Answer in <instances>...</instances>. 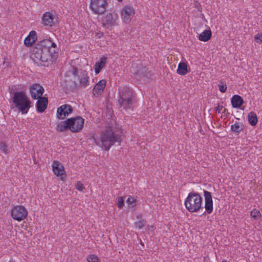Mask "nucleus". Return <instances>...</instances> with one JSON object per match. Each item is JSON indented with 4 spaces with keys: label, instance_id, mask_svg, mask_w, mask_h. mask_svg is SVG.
<instances>
[{
    "label": "nucleus",
    "instance_id": "nucleus-1",
    "mask_svg": "<svg viewBox=\"0 0 262 262\" xmlns=\"http://www.w3.org/2000/svg\"><path fill=\"white\" fill-rule=\"evenodd\" d=\"M55 51L50 52L43 40L36 43L33 48L30 54L31 58L35 63L41 62V65L49 67L55 61Z\"/></svg>",
    "mask_w": 262,
    "mask_h": 262
},
{
    "label": "nucleus",
    "instance_id": "nucleus-20",
    "mask_svg": "<svg viewBox=\"0 0 262 262\" xmlns=\"http://www.w3.org/2000/svg\"><path fill=\"white\" fill-rule=\"evenodd\" d=\"M37 39L36 33L35 31H31L28 36L24 40V44L29 47L32 45Z\"/></svg>",
    "mask_w": 262,
    "mask_h": 262
},
{
    "label": "nucleus",
    "instance_id": "nucleus-16",
    "mask_svg": "<svg viewBox=\"0 0 262 262\" xmlns=\"http://www.w3.org/2000/svg\"><path fill=\"white\" fill-rule=\"evenodd\" d=\"M205 197V208L206 212L210 214L213 211V202L211 194L210 192L204 190Z\"/></svg>",
    "mask_w": 262,
    "mask_h": 262
},
{
    "label": "nucleus",
    "instance_id": "nucleus-22",
    "mask_svg": "<svg viewBox=\"0 0 262 262\" xmlns=\"http://www.w3.org/2000/svg\"><path fill=\"white\" fill-rule=\"evenodd\" d=\"M118 102L120 107H122L123 109L128 110L132 108L133 104L134 103L133 98L126 99L124 100H118Z\"/></svg>",
    "mask_w": 262,
    "mask_h": 262
},
{
    "label": "nucleus",
    "instance_id": "nucleus-41",
    "mask_svg": "<svg viewBox=\"0 0 262 262\" xmlns=\"http://www.w3.org/2000/svg\"><path fill=\"white\" fill-rule=\"evenodd\" d=\"M100 35H102V33H97V35H98V36H100Z\"/></svg>",
    "mask_w": 262,
    "mask_h": 262
},
{
    "label": "nucleus",
    "instance_id": "nucleus-10",
    "mask_svg": "<svg viewBox=\"0 0 262 262\" xmlns=\"http://www.w3.org/2000/svg\"><path fill=\"white\" fill-rule=\"evenodd\" d=\"M68 119H72L70 123V130L73 133H77L81 130L83 126L84 119L79 116L75 118H71Z\"/></svg>",
    "mask_w": 262,
    "mask_h": 262
},
{
    "label": "nucleus",
    "instance_id": "nucleus-33",
    "mask_svg": "<svg viewBox=\"0 0 262 262\" xmlns=\"http://www.w3.org/2000/svg\"><path fill=\"white\" fill-rule=\"evenodd\" d=\"M0 149L2 151H3L5 154H7L9 152V150L7 148V146L5 142H1Z\"/></svg>",
    "mask_w": 262,
    "mask_h": 262
},
{
    "label": "nucleus",
    "instance_id": "nucleus-7",
    "mask_svg": "<svg viewBox=\"0 0 262 262\" xmlns=\"http://www.w3.org/2000/svg\"><path fill=\"white\" fill-rule=\"evenodd\" d=\"M118 15L114 10H111L108 13L102 18V24L104 27L109 28L117 25Z\"/></svg>",
    "mask_w": 262,
    "mask_h": 262
},
{
    "label": "nucleus",
    "instance_id": "nucleus-45",
    "mask_svg": "<svg viewBox=\"0 0 262 262\" xmlns=\"http://www.w3.org/2000/svg\"><path fill=\"white\" fill-rule=\"evenodd\" d=\"M137 218H138V219H139V218H140V217H139V216H137Z\"/></svg>",
    "mask_w": 262,
    "mask_h": 262
},
{
    "label": "nucleus",
    "instance_id": "nucleus-34",
    "mask_svg": "<svg viewBox=\"0 0 262 262\" xmlns=\"http://www.w3.org/2000/svg\"><path fill=\"white\" fill-rule=\"evenodd\" d=\"M227 87L226 84H224L223 81H220V84H219V88L221 92H226L227 90Z\"/></svg>",
    "mask_w": 262,
    "mask_h": 262
},
{
    "label": "nucleus",
    "instance_id": "nucleus-26",
    "mask_svg": "<svg viewBox=\"0 0 262 262\" xmlns=\"http://www.w3.org/2000/svg\"><path fill=\"white\" fill-rule=\"evenodd\" d=\"M106 62V58L102 57L100 58V60L96 62L95 65V72L96 74H98L102 68L105 66Z\"/></svg>",
    "mask_w": 262,
    "mask_h": 262
},
{
    "label": "nucleus",
    "instance_id": "nucleus-28",
    "mask_svg": "<svg viewBox=\"0 0 262 262\" xmlns=\"http://www.w3.org/2000/svg\"><path fill=\"white\" fill-rule=\"evenodd\" d=\"M248 121L250 124L252 126L255 125L257 123V117L256 114L253 112H251L248 114Z\"/></svg>",
    "mask_w": 262,
    "mask_h": 262
},
{
    "label": "nucleus",
    "instance_id": "nucleus-36",
    "mask_svg": "<svg viewBox=\"0 0 262 262\" xmlns=\"http://www.w3.org/2000/svg\"><path fill=\"white\" fill-rule=\"evenodd\" d=\"M124 204V202L123 198L122 196H119L118 198V201H117V207L121 209Z\"/></svg>",
    "mask_w": 262,
    "mask_h": 262
},
{
    "label": "nucleus",
    "instance_id": "nucleus-40",
    "mask_svg": "<svg viewBox=\"0 0 262 262\" xmlns=\"http://www.w3.org/2000/svg\"><path fill=\"white\" fill-rule=\"evenodd\" d=\"M100 35H102V33H97V35H98V36H100Z\"/></svg>",
    "mask_w": 262,
    "mask_h": 262
},
{
    "label": "nucleus",
    "instance_id": "nucleus-42",
    "mask_svg": "<svg viewBox=\"0 0 262 262\" xmlns=\"http://www.w3.org/2000/svg\"><path fill=\"white\" fill-rule=\"evenodd\" d=\"M119 2H122V0H117Z\"/></svg>",
    "mask_w": 262,
    "mask_h": 262
},
{
    "label": "nucleus",
    "instance_id": "nucleus-44",
    "mask_svg": "<svg viewBox=\"0 0 262 262\" xmlns=\"http://www.w3.org/2000/svg\"><path fill=\"white\" fill-rule=\"evenodd\" d=\"M198 11H201V10L199 8H198Z\"/></svg>",
    "mask_w": 262,
    "mask_h": 262
},
{
    "label": "nucleus",
    "instance_id": "nucleus-43",
    "mask_svg": "<svg viewBox=\"0 0 262 262\" xmlns=\"http://www.w3.org/2000/svg\"><path fill=\"white\" fill-rule=\"evenodd\" d=\"M222 262H227L226 260H223Z\"/></svg>",
    "mask_w": 262,
    "mask_h": 262
},
{
    "label": "nucleus",
    "instance_id": "nucleus-27",
    "mask_svg": "<svg viewBox=\"0 0 262 262\" xmlns=\"http://www.w3.org/2000/svg\"><path fill=\"white\" fill-rule=\"evenodd\" d=\"M211 35L210 30H206L200 34L199 39L201 41H207L211 38Z\"/></svg>",
    "mask_w": 262,
    "mask_h": 262
},
{
    "label": "nucleus",
    "instance_id": "nucleus-32",
    "mask_svg": "<svg viewBox=\"0 0 262 262\" xmlns=\"http://www.w3.org/2000/svg\"><path fill=\"white\" fill-rule=\"evenodd\" d=\"M146 220L144 219L141 220L139 221L136 222L135 223V226L136 228L138 229H141L146 224Z\"/></svg>",
    "mask_w": 262,
    "mask_h": 262
},
{
    "label": "nucleus",
    "instance_id": "nucleus-30",
    "mask_svg": "<svg viewBox=\"0 0 262 262\" xmlns=\"http://www.w3.org/2000/svg\"><path fill=\"white\" fill-rule=\"evenodd\" d=\"M242 129L243 128L242 126L239 125V123L238 122H236L235 124H232L231 126V129L232 132L235 133H239Z\"/></svg>",
    "mask_w": 262,
    "mask_h": 262
},
{
    "label": "nucleus",
    "instance_id": "nucleus-2",
    "mask_svg": "<svg viewBox=\"0 0 262 262\" xmlns=\"http://www.w3.org/2000/svg\"><path fill=\"white\" fill-rule=\"evenodd\" d=\"M94 140L97 145L105 150H108L115 143L121 141V135L118 134L113 125L103 130L99 139L94 138Z\"/></svg>",
    "mask_w": 262,
    "mask_h": 262
},
{
    "label": "nucleus",
    "instance_id": "nucleus-17",
    "mask_svg": "<svg viewBox=\"0 0 262 262\" xmlns=\"http://www.w3.org/2000/svg\"><path fill=\"white\" fill-rule=\"evenodd\" d=\"M106 85V80L102 79L96 83L93 90V95L96 97H98L101 95Z\"/></svg>",
    "mask_w": 262,
    "mask_h": 262
},
{
    "label": "nucleus",
    "instance_id": "nucleus-6",
    "mask_svg": "<svg viewBox=\"0 0 262 262\" xmlns=\"http://www.w3.org/2000/svg\"><path fill=\"white\" fill-rule=\"evenodd\" d=\"M108 0H91L90 7L96 14H103L108 7Z\"/></svg>",
    "mask_w": 262,
    "mask_h": 262
},
{
    "label": "nucleus",
    "instance_id": "nucleus-15",
    "mask_svg": "<svg viewBox=\"0 0 262 262\" xmlns=\"http://www.w3.org/2000/svg\"><path fill=\"white\" fill-rule=\"evenodd\" d=\"M52 167L54 173L59 177L61 180H63L66 177L63 166L58 161H55L53 162Z\"/></svg>",
    "mask_w": 262,
    "mask_h": 262
},
{
    "label": "nucleus",
    "instance_id": "nucleus-38",
    "mask_svg": "<svg viewBox=\"0 0 262 262\" xmlns=\"http://www.w3.org/2000/svg\"><path fill=\"white\" fill-rule=\"evenodd\" d=\"M254 39L257 43H262V34L258 33L254 36Z\"/></svg>",
    "mask_w": 262,
    "mask_h": 262
},
{
    "label": "nucleus",
    "instance_id": "nucleus-25",
    "mask_svg": "<svg viewBox=\"0 0 262 262\" xmlns=\"http://www.w3.org/2000/svg\"><path fill=\"white\" fill-rule=\"evenodd\" d=\"M178 74L180 75H185L189 72L188 69V66L186 62H181L178 65L177 70Z\"/></svg>",
    "mask_w": 262,
    "mask_h": 262
},
{
    "label": "nucleus",
    "instance_id": "nucleus-23",
    "mask_svg": "<svg viewBox=\"0 0 262 262\" xmlns=\"http://www.w3.org/2000/svg\"><path fill=\"white\" fill-rule=\"evenodd\" d=\"M244 103L241 96L235 95L231 98V104L233 108H240Z\"/></svg>",
    "mask_w": 262,
    "mask_h": 262
},
{
    "label": "nucleus",
    "instance_id": "nucleus-39",
    "mask_svg": "<svg viewBox=\"0 0 262 262\" xmlns=\"http://www.w3.org/2000/svg\"><path fill=\"white\" fill-rule=\"evenodd\" d=\"M223 108V106L220 105H218L216 107H215V111L218 112L219 113H220Z\"/></svg>",
    "mask_w": 262,
    "mask_h": 262
},
{
    "label": "nucleus",
    "instance_id": "nucleus-5",
    "mask_svg": "<svg viewBox=\"0 0 262 262\" xmlns=\"http://www.w3.org/2000/svg\"><path fill=\"white\" fill-rule=\"evenodd\" d=\"M131 72L134 74L135 78L140 80L144 77H148L149 73L148 69L146 66H144L140 60L133 62L131 68Z\"/></svg>",
    "mask_w": 262,
    "mask_h": 262
},
{
    "label": "nucleus",
    "instance_id": "nucleus-19",
    "mask_svg": "<svg viewBox=\"0 0 262 262\" xmlns=\"http://www.w3.org/2000/svg\"><path fill=\"white\" fill-rule=\"evenodd\" d=\"M36 107L38 112L42 113L47 108L48 106V98L45 97H41L38 98Z\"/></svg>",
    "mask_w": 262,
    "mask_h": 262
},
{
    "label": "nucleus",
    "instance_id": "nucleus-37",
    "mask_svg": "<svg viewBox=\"0 0 262 262\" xmlns=\"http://www.w3.org/2000/svg\"><path fill=\"white\" fill-rule=\"evenodd\" d=\"M75 187L78 190L80 191H83L84 188L83 184L80 182H78L76 183Z\"/></svg>",
    "mask_w": 262,
    "mask_h": 262
},
{
    "label": "nucleus",
    "instance_id": "nucleus-13",
    "mask_svg": "<svg viewBox=\"0 0 262 262\" xmlns=\"http://www.w3.org/2000/svg\"><path fill=\"white\" fill-rule=\"evenodd\" d=\"M73 74L76 76H77L79 79V84L77 86L85 88L89 84V77L85 71L81 72L79 74H77V71L75 70Z\"/></svg>",
    "mask_w": 262,
    "mask_h": 262
},
{
    "label": "nucleus",
    "instance_id": "nucleus-8",
    "mask_svg": "<svg viewBox=\"0 0 262 262\" xmlns=\"http://www.w3.org/2000/svg\"><path fill=\"white\" fill-rule=\"evenodd\" d=\"M12 218L17 221L24 220L28 215V211L23 206L18 205L14 207L11 211Z\"/></svg>",
    "mask_w": 262,
    "mask_h": 262
},
{
    "label": "nucleus",
    "instance_id": "nucleus-18",
    "mask_svg": "<svg viewBox=\"0 0 262 262\" xmlns=\"http://www.w3.org/2000/svg\"><path fill=\"white\" fill-rule=\"evenodd\" d=\"M133 98V93L129 88L124 87L119 90V96L118 100H124L127 99Z\"/></svg>",
    "mask_w": 262,
    "mask_h": 262
},
{
    "label": "nucleus",
    "instance_id": "nucleus-4",
    "mask_svg": "<svg viewBox=\"0 0 262 262\" xmlns=\"http://www.w3.org/2000/svg\"><path fill=\"white\" fill-rule=\"evenodd\" d=\"M202 204V198L196 192H190L185 201L186 208L190 212L199 211L201 208Z\"/></svg>",
    "mask_w": 262,
    "mask_h": 262
},
{
    "label": "nucleus",
    "instance_id": "nucleus-35",
    "mask_svg": "<svg viewBox=\"0 0 262 262\" xmlns=\"http://www.w3.org/2000/svg\"><path fill=\"white\" fill-rule=\"evenodd\" d=\"M98 258L97 256L94 255H89L87 257V260L88 262H98Z\"/></svg>",
    "mask_w": 262,
    "mask_h": 262
},
{
    "label": "nucleus",
    "instance_id": "nucleus-11",
    "mask_svg": "<svg viewBox=\"0 0 262 262\" xmlns=\"http://www.w3.org/2000/svg\"><path fill=\"white\" fill-rule=\"evenodd\" d=\"M72 107L69 104H63L57 110V117L59 119H64L73 112Z\"/></svg>",
    "mask_w": 262,
    "mask_h": 262
},
{
    "label": "nucleus",
    "instance_id": "nucleus-14",
    "mask_svg": "<svg viewBox=\"0 0 262 262\" xmlns=\"http://www.w3.org/2000/svg\"><path fill=\"white\" fill-rule=\"evenodd\" d=\"M43 92V88L38 83L34 84L30 88L31 97L33 99H37L39 97H42Z\"/></svg>",
    "mask_w": 262,
    "mask_h": 262
},
{
    "label": "nucleus",
    "instance_id": "nucleus-12",
    "mask_svg": "<svg viewBox=\"0 0 262 262\" xmlns=\"http://www.w3.org/2000/svg\"><path fill=\"white\" fill-rule=\"evenodd\" d=\"M57 17L54 16L52 13L47 12L43 14L42 17V22L44 26L52 27L57 22Z\"/></svg>",
    "mask_w": 262,
    "mask_h": 262
},
{
    "label": "nucleus",
    "instance_id": "nucleus-3",
    "mask_svg": "<svg viewBox=\"0 0 262 262\" xmlns=\"http://www.w3.org/2000/svg\"><path fill=\"white\" fill-rule=\"evenodd\" d=\"M12 101L22 114H26L31 106V101L23 91L14 93Z\"/></svg>",
    "mask_w": 262,
    "mask_h": 262
},
{
    "label": "nucleus",
    "instance_id": "nucleus-29",
    "mask_svg": "<svg viewBox=\"0 0 262 262\" xmlns=\"http://www.w3.org/2000/svg\"><path fill=\"white\" fill-rule=\"evenodd\" d=\"M250 215L251 217L254 220H258L261 215L260 211L256 209H254L251 211Z\"/></svg>",
    "mask_w": 262,
    "mask_h": 262
},
{
    "label": "nucleus",
    "instance_id": "nucleus-24",
    "mask_svg": "<svg viewBox=\"0 0 262 262\" xmlns=\"http://www.w3.org/2000/svg\"><path fill=\"white\" fill-rule=\"evenodd\" d=\"M72 119H67L66 121L58 123L56 126V130L60 132H63L66 130L70 129L69 124L72 121Z\"/></svg>",
    "mask_w": 262,
    "mask_h": 262
},
{
    "label": "nucleus",
    "instance_id": "nucleus-9",
    "mask_svg": "<svg viewBox=\"0 0 262 262\" xmlns=\"http://www.w3.org/2000/svg\"><path fill=\"white\" fill-rule=\"evenodd\" d=\"M135 14V10L131 6H124L121 11V17L123 22H130Z\"/></svg>",
    "mask_w": 262,
    "mask_h": 262
},
{
    "label": "nucleus",
    "instance_id": "nucleus-31",
    "mask_svg": "<svg viewBox=\"0 0 262 262\" xmlns=\"http://www.w3.org/2000/svg\"><path fill=\"white\" fill-rule=\"evenodd\" d=\"M136 199L135 198L131 196L128 197L126 200L127 203L129 205H130V207H135L136 205Z\"/></svg>",
    "mask_w": 262,
    "mask_h": 262
},
{
    "label": "nucleus",
    "instance_id": "nucleus-21",
    "mask_svg": "<svg viewBox=\"0 0 262 262\" xmlns=\"http://www.w3.org/2000/svg\"><path fill=\"white\" fill-rule=\"evenodd\" d=\"M42 40L45 43V45L46 46L47 48H48V49H49L50 52H52L55 51L54 54L56 60L57 57L58 50L56 45L54 42H53L52 40H51V39H43Z\"/></svg>",
    "mask_w": 262,
    "mask_h": 262
}]
</instances>
